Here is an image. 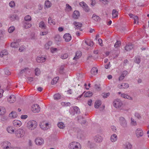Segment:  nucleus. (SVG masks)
<instances>
[{"mask_svg":"<svg viewBox=\"0 0 149 149\" xmlns=\"http://www.w3.org/2000/svg\"><path fill=\"white\" fill-rule=\"evenodd\" d=\"M133 19L134 20V24H137L138 23V17L137 16H134Z\"/></svg>","mask_w":149,"mask_h":149,"instance_id":"nucleus-47","label":"nucleus"},{"mask_svg":"<svg viewBox=\"0 0 149 149\" xmlns=\"http://www.w3.org/2000/svg\"><path fill=\"white\" fill-rule=\"evenodd\" d=\"M48 22L50 25L52 24L55 25V22L50 17H49L48 19Z\"/></svg>","mask_w":149,"mask_h":149,"instance_id":"nucleus-31","label":"nucleus"},{"mask_svg":"<svg viewBox=\"0 0 149 149\" xmlns=\"http://www.w3.org/2000/svg\"><path fill=\"white\" fill-rule=\"evenodd\" d=\"M54 39L57 42L61 41V37L59 35H58L55 36Z\"/></svg>","mask_w":149,"mask_h":149,"instance_id":"nucleus-41","label":"nucleus"},{"mask_svg":"<svg viewBox=\"0 0 149 149\" xmlns=\"http://www.w3.org/2000/svg\"><path fill=\"white\" fill-rule=\"evenodd\" d=\"M15 30V27L13 26H12L9 28L8 30V31L9 33H11L13 32Z\"/></svg>","mask_w":149,"mask_h":149,"instance_id":"nucleus-45","label":"nucleus"},{"mask_svg":"<svg viewBox=\"0 0 149 149\" xmlns=\"http://www.w3.org/2000/svg\"><path fill=\"white\" fill-rule=\"evenodd\" d=\"M8 52L6 50H4L0 52V57H2L4 56H6L7 55Z\"/></svg>","mask_w":149,"mask_h":149,"instance_id":"nucleus-33","label":"nucleus"},{"mask_svg":"<svg viewBox=\"0 0 149 149\" xmlns=\"http://www.w3.org/2000/svg\"><path fill=\"white\" fill-rule=\"evenodd\" d=\"M101 101L100 100L96 101L95 103V108H98L101 105Z\"/></svg>","mask_w":149,"mask_h":149,"instance_id":"nucleus-30","label":"nucleus"},{"mask_svg":"<svg viewBox=\"0 0 149 149\" xmlns=\"http://www.w3.org/2000/svg\"><path fill=\"white\" fill-rule=\"evenodd\" d=\"M113 104L114 107L120 110H121V107L123 105V103L119 99L115 100L113 102Z\"/></svg>","mask_w":149,"mask_h":149,"instance_id":"nucleus-3","label":"nucleus"},{"mask_svg":"<svg viewBox=\"0 0 149 149\" xmlns=\"http://www.w3.org/2000/svg\"><path fill=\"white\" fill-rule=\"evenodd\" d=\"M13 125L15 127H19L22 125V123L19 120H15L13 122Z\"/></svg>","mask_w":149,"mask_h":149,"instance_id":"nucleus-13","label":"nucleus"},{"mask_svg":"<svg viewBox=\"0 0 149 149\" xmlns=\"http://www.w3.org/2000/svg\"><path fill=\"white\" fill-rule=\"evenodd\" d=\"M134 116L139 119L141 118V116L138 113H136L134 114Z\"/></svg>","mask_w":149,"mask_h":149,"instance_id":"nucleus-61","label":"nucleus"},{"mask_svg":"<svg viewBox=\"0 0 149 149\" xmlns=\"http://www.w3.org/2000/svg\"><path fill=\"white\" fill-rule=\"evenodd\" d=\"M124 149H131L132 145L129 142H126L123 145Z\"/></svg>","mask_w":149,"mask_h":149,"instance_id":"nucleus-20","label":"nucleus"},{"mask_svg":"<svg viewBox=\"0 0 149 149\" xmlns=\"http://www.w3.org/2000/svg\"><path fill=\"white\" fill-rule=\"evenodd\" d=\"M7 131L10 133L13 134L14 132V130L13 129L12 127H9L6 128Z\"/></svg>","mask_w":149,"mask_h":149,"instance_id":"nucleus-29","label":"nucleus"},{"mask_svg":"<svg viewBox=\"0 0 149 149\" xmlns=\"http://www.w3.org/2000/svg\"><path fill=\"white\" fill-rule=\"evenodd\" d=\"M39 26L42 29H46L47 26L43 21H41L39 24Z\"/></svg>","mask_w":149,"mask_h":149,"instance_id":"nucleus-22","label":"nucleus"},{"mask_svg":"<svg viewBox=\"0 0 149 149\" xmlns=\"http://www.w3.org/2000/svg\"><path fill=\"white\" fill-rule=\"evenodd\" d=\"M45 5L47 8H49L51 6L52 3L49 1L46 0L45 2Z\"/></svg>","mask_w":149,"mask_h":149,"instance_id":"nucleus-28","label":"nucleus"},{"mask_svg":"<svg viewBox=\"0 0 149 149\" xmlns=\"http://www.w3.org/2000/svg\"><path fill=\"white\" fill-rule=\"evenodd\" d=\"M61 95L59 93L56 94L54 95V99L55 100H58L60 99Z\"/></svg>","mask_w":149,"mask_h":149,"instance_id":"nucleus-43","label":"nucleus"},{"mask_svg":"<svg viewBox=\"0 0 149 149\" xmlns=\"http://www.w3.org/2000/svg\"><path fill=\"white\" fill-rule=\"evenodd\" d=\"M93 95V93L90 91L86 92L84 95L85 97H89Z\"/></svg>","mask_w":149,"mask_h":149,"instance_id":"nucleus-42","label":"nucleus"},{"mask_svg":"<svg viewBox=\"0 0 149 149\" xmlns=\"http://www.w3.org/2000/svg\"><path fill=\"white\" fill-rule=\"evenodd\" d=\"M135 134L138 138H140L143 135V131L141 128H137L135 131Z\"/></svg>","mask_w":149,"mask_h":149,"instance_id":"nucleus-8","label":"nucleus"},{"mask_svg":"<svg viewBox=\"0 0 149 149\" xmlns=\"http://www.w3.org/2000/svg\"><path fill=\"white\" fill-rule=\"evenodd\" d=\"M23 27L25 29L29 28L32 26V24L30 22L24 21L23 22Z\"/></svg>","mask_w":149,"mask_h":149,"instance_id":"nucleus-15","label":"nucleus"},{"mask_svg":"<svg viewBox=\"0 0 149 149\" xmlns=\"http://www.w3.org/2000/svg\"><path fill=\"white\" fill-rule=\"evenodd\" d=\"M52 43L50 41L48 42L47 43L45 44V48L46 49H48L49 48V46L51 45Z\"/></svg>","mask_w":149,"mask_h":149,"instance_id":"nucleus-46","label":"nucleus"},{"mask_svg":"<svg viewBox=\"0 0 149 149\" xmlns=\"http://www.w3.org/2000/svg\"><path fill=\"white\" fill-rule=\"evenodd\" d=\"M16 100L15 96L13 95H11L8 98V101L10 103H13L15 102Z\"/></svg>","mask_w":149,"mask_h":149,"instance_id":"nucleus-12","label":"nucleus"},{"mask_svg":"<svg viewBox=\"0 0 149 149\" xmlns=\"http://www.w3.org/2000/svg\"><path fill=\"white\" fill-rule=\"evenodd\" d=\"M5 112V109L3 108H0V115L3 114Z\"/></svg>","mask_w":149,"mask_h":149,"instance_id":"nucleus-58","label":"nucleus"},{"mask_svg":"<svg viewBox=\"0 0 149 149\" xmlns=\"http://www.w3.org/2000/svg\"><path fill=\"white\" fill-rule=\"evenodd\" d=\"M129 87V84L126 83H123L118 86V88L120 89H125L128 88Z\"/></svg>","mask_w":149,"mask_h":149,"instance_id":"nucleus-18","label":"nucleus"},{"mask_svg":"<svg viewBox=\"0 0 149 149\" xmlns=\"http://www.w3.org/2000/svg\"><path fill=\"white\" fill-rule=\"evenodd\" d=\"M69 148L70 149H81V146L79 143L74 141L69 144Z\"/></svg>","mask_w":149,"mask_h":149,"instance_id":"nucleus-2","label":"nucleus"},{"mask_svg":"<svg viewBox=\"0 0 149 149\" xmlns=\"http://www.w3.org/2000/svg\"><path fill=\"white\" fill-rule=\"evenodd\" d=\"M110 95V93H103L102 94V96L103 97L105 98H107Z\"/></svg>","mask_w":149,"mask_h":149,"instance_id":"nucleus-57","label":"nucleus"},{"mask_svg":"<svg viewBox=\"0 0 149 149\" xmlns=\"http://www.w3.org/2000/svg\"><path fill=\"white\" fill-rule=\"evenodd\" d=\"M40 126L41 128L44 130H46L49 128V124L48 123H45L43 122L40 124Z\"/></svg>","mask_w":149,"mask_h":149,"instance_id":"nucleus-11","label":"nucleus"},{"mask_svg":"<svg viewBox=\"0 0 149 149\" xmlns=\"http://www.w3.org/2000/svg\"><path fill=\"white\" fill-rule=\"evenodd\" d=\"M17 115V113L15 112H12L9 115V116L11 118H16Z\"/></svg>","mask_w":149,"mask_h":149,"instance_id":"nucleus-32","label":"nucleus"},{"mask_svg":"<svg viewBox=\"0 0 149 149\" xmlns=\"http://www.w3.org/2000/svg\"><path fill=\"white\" fill-rule=\"evenodd\" d=\"M103 139L102 137L100 135H97L95 136L94 138V140L97 142H102Z\"/></svg>","mask_w":149,"mask_h":149,"instance_id":"nucleus-21","label":"nucleus"},{"mask_svg":"<svg viewBox=\"0 0 149 149\" xmlns=\"http://www.w3.org/2000/svg\"><path fill=\"white\" fill-rule=\"evenodd\" d=\"M37 122L34 120H30L27 124V127L30 130H34L37 127Z\"/></svg>","mask_w":149,"mask_h":149,"instance_id":"nucleus-1","label":"nucleus"},{"mask_svg":"<svg viewBox=\"0 0 149 149\" xmlns=\"http://www.w3.org/2000/svg\"><path fill=\"white\" fill-rule=\"evenodd\" d=\"M92 18L93 19L96 21H98L100 20V18L99 16L95 15H93L92 16Z\"/></svg>","mask_w":149,"mask_h":149,"instance_id":"nucleus-44","label":"nucleus"},{"mask_svg":"<svg viewBox=\"0 0 149 149\" xmlns=\"http://www.w3.org/2000/svg\"><path fill=\"white\" fill-rule=\"evenodd\" d=\"M74 111L77 113H79L80 112V110L79 108L77 107H74Z\"/></svg>","mask_w":149,"mask_h":149,"instance_id":"nucleus-52","label":"nucleus"},{"mask_svg":"<svg viewBox=\"0 0 149 149\" xmlns=\"http://www.w3.org/2000/svg\"><path fill=\"white\" fill-rule=\"evenodd\" d=\"M141 61V59L139 57H136L135 58L134 62L138 64H139L140 63Z\"/></svg>","mask_w":149,"mask_h":149,"instance_id":"nucleus-48","label":"nucleus"},{"mask_svg":"<svg viewBox=\"0 0 149 149\" xmlns=\"http://www.w3.org/2000/svg\"><path fill=\"white\" fill-rule=\"evenodd\" d=\"M58 79L59 77H57L54 78L51 81V84L53 85L56 84L58 81Z\"/></svg>","mask_w":149,"mask_h":149,"instance_id":"nucleus-40","label":"nucleus"},{"mask_svg":"<svg viewBox=\"0 0 149 149\" xmlns=\"http://www.w3.org/2000/svg\"><path fill=\"white\" fill-rule=\"evenodd\" d=\"M73 24L75 26V28L76 29H79L81 31H82V30L81 29V28L82 26V24L79 22H74Z\"/></svg>","mask_w":149,"mask_h":149,"instance_id":"nucleus-16","label":"nucleus"},{"mask_svg":"<svg viewBox=\"0 0 149 149\" xmlns=\"http://www.w3.org/2000/svg\"><path fill=\"white\" fill-rule=\"evenodd\" d=\"M68 56V55L67 53H65L61 55V58L63 59H66Z\"/></svg>","mask_w":149,"mask_h":149,"instance_id":"nucleus-51","label":"nucleus"},{"mask_svg":"<svg viewBox=\"0 0 149 149\" xmlns=\"http://www.w3.org/2000/svg\"><path fill=\"white\" fill-rule=\"evenodd\" d=\"M117 139V136L116 134H112L110 138V140L112 142H115Z\"/></svg>","mask_w":149,"mask_h":149,"instance_id":"nucleus-24","label":"nucleus"},{"mask_svg":"<svg viewBox=\"0 0 149 149\" xmlns=\"http://www.w3.org/2000/svg\"><path fill=\"white\" fill-rule=\"evenodd\" d=\"M35 74L36 76H38L40 73V71L38 68H36L35 70Z\"/></svg>","mask_w":149,"mask_h":149,"instance_id":"nucleus-50","label":"nucleus"},{"mask_svg":"<svg viewBox=\"0 0 149 149\" xmlns=\"http://www.w3.org/2000/svg\"><path fill=\"white\" fill-rule=\"evenodd\" d=\"M50 51L52 53H54L55 52H57V49L56 48L53 47L51 48H50Z\"/></svg>","mask_w":149,"mask_h":149,"instance_id":"nucleus-59","label":"nucleus"},{"mask_svg":"<svg viewBox=\"0 0 149 149\" xmlns=\"http://www.w3.org/2000/svg\"><path fill=\"white\" fill-rule=\"evenodd\" d=\"M58 127L60 129H63L65 127V125L63 122H60L57 124Z\"/></svg>","mask_w":149,"mask_h":149,"instance_id":"nucleus-34","label":"nucleus"},{"mask_svg":"<svg viewBox=\"0 0 149 149\" xmlns=\"http://www.w3.org/2000/svg\"><path fill=\"white\" fill-rule=\"evenodd\" d=\"M79 5L86 12H88L89 10V9L87 5L84 2H81L79 3Z\"/></svg>","mask_w":149,"mask_h":149,"instance_id":"nucleus-10","label":"nucleus"},{"mask_svg":"<svg viewBox=\"0 0 149 149\" xmlns=\"http://www.w3.org/2000/svg\"><path fill=\"white\" fill-rule=\"evenodd\" d=\"M29 69L28 68H26L22 70L20 72V74H22L24 73H27V72L28 71L29 72H30Z\"/></svg>","mask_w":149,"mask_h":149,"instance_id":"nucleus-39","label":"nucleus"},{"mask_svg":"<svg viewBox=\"0 0 149 149\" xmlns=\"http://www.w3.org/2000/svg\"><path fill=\"white\" fill-rule=\"evenodd\" d=\"M25 49V47L24 46H22L20 47L19 50L20 52H22L24 51Z\"/></svg>","mask_w":149,"mask_h":149,"instance_id":"nucleus-60","label":"nucleus"},{"mask_svg":"<svg viewBox=\"0 0 149 149\" xmlns=\"http://www.w3.org/2000/svg\"><path fill=\"white\" fill-rule=\"evenodd\" d=\"M15 134L17 138H22L24 135L25 132L23 129H19L15 132Z\"/></svg>","mask_w":149,"mask_h":149,"instance_id":"nucleus-4","label":"nucleus"},{"mask_svg":"<svg viewBox=\"0 0 149 149\" xmlns=\"http://www.w3.org/2000/svg\"><path fill=\"white\" fill-rule=\"evenodd\" d=\"M121 44V42L120 41H117L115 43L114 46L116 48L119 47Z\"/></svg>","mask_w":149,"mask_h":149,"instance_id":"nucleus-53","label":"nucleus"},{"mask_svg":"<svg viewBox=\"0 0 149 149\" xmlns=\"http://www.w3.org/2000/svg\"><path fill=\"white\" fill-rule=\"evenodd\" d=\"M85 42L87 45H88L91 47H92L93 45V41L91 40H88V41H85Z\"/></svg>","mask_w":149,"mask_h":149,"instance_id":"nucleus-37","label":"nucleus"},{"mask_svg":"<svg viewBox=\"0 0 149 149\" xmlns=\"http://www.w3.org/2000/svg\"><path fill=\"white\" fill-rule=\"evenodd\" d=\"M4 72L5 74L6 75H9L11 74L10 72L7 68L5 69L4 70Z\"/></svg>","mask_w":149,"mask_h":149,"instance_id":"nucleus-55","label":"nucleus"},{"mask_svg":"<svg viewBox=\"0 0 149 149\" xmlns=\"http://www.w3.org/2000/svg\"><path fill=\"white\" fill-rule=\"evenodd\" d=\"M24 19V21L30 22L31 20V18L30 15H27L25 17Z\"/></svg>","mask_w":149,"mask_h":149,"instance_id":"nucleus-38","label":"nucleus"},{"mask_svg":"<svg viewBox=\"0 0 149 149\" xmlns=\"http://www.w3.org/2000/svg\"><path fill=\"white\" fill-rule=\"evenodd\" d=\"M133 45L131 44L127 45L125 47V49L127 51H129L131 50L133 48Z\"/></svg>","mask_w":149,"mask_h":149,"instance_id":"nucleus-25","label":"nucleus"},{"mask_svg":"<svg viewBox=\"0 0 149 149\" xmlns=\"http://www.w3.org/2000/svg\"><path fill=\"white\" fill-rule=\"evenodd\" d=\"M48 32L47 31H45L44 32H40V36H44L47 35Z\"/></svg>","mask_w":149,"mask_h":149,"instance_id":"nucleus-62","label":"nucleus"},{"mask_svg":"<svg viewBox=\"0 0 149 149\" xmlns=\"http://www.w3.org/2000/svg\"><path fill=\"white\" fill-rule=\"evenodd\" d=\"M119 123L122 127L123 128H126L127 127V122L124 117H119Z\"/></svg>","mask_w":149,"mask_h":149,"instance_id":"nucleus-5","label":"nucleus"},{"mask_svg":"<svg viewBox=\"0 0 149 149\" xmlns=\"http://www.w3.org/2000/svg\"><path fill=\"white\" fill-rule=\"evenodd\" d=\"M61 104L62 105L64 106H69L70 105V103L69 102H62L61 103Z\"/></svg>","mask_w":149,"mask_h":149,"instance_id":"nucleus-56","label":"nucleus"},{"mask_svg":"<svg viewBox=\"0 0 149 149\" xmlns=\"http://www.w3.org/2000/svg\"><path fill=\"white\" fill-rule=\"evenodd\" d=\"M79 12L78 11L75 10L74 12L73 17L74 19H77L79 16Z\"/></svg>","mask_w":149,"mask_h":149,"instance_id":"nucleus-27","label":"nucleus"},{"mask_svg":"<svg viewBox=\"0 0 149 149\" xmlns=\"http://www.w3.org/2000/svg\"><path fill=\"white\" fill-rule=\"evenodd\" d=\"M126 97L127 98L126 99H128L132 101L133 100V97L127 94Z\"/></svg>","mask_w":149,"mask_h":149,"instance_id":"nucleus-63","label":"nucleus"},{"mask_svg":"<svg viewBox=\"0 0 149 149\" xmlns=\"http://www.w3.org/2000/svg\"><path fill=\"white\" fill-rule=\"evenodd\" d=\"M31 110L34 113H38L40 110L39 106L37 104H34L32 106Z\"/></svg>","mask_w":149,"mask_h":149,"instance_id":"nucleus-7","label":"nucleus"},{"mask_svg":"<svg viewBox=\"0 0 149 149\" xmlns=\"http://www.w3.org/2000/svg\"><path fill=\"white\" fill-rule=\"evenodd\" d=\"M9 5L11 8H13L15 6V4L13 1H11L9 3Z\"/></svg>","mask_w":149,"mask_h":149,"instance_id":"nucleus-54","label":"nucleus"},{"mask_svg":"<svg viewBox=\"0 0 149 149\" xmlns=\"http://www.w3.org/2000/svg\"><path fill=\"white\" fill-rule=\"evenodd\" d=\"M36 144L38 146L42 145L44 143V141L43 139L41 137H38L37 138L35 141Z\"/></svg>","mask_w":149,"mask_h":149,"instance_id":"nucleus-9","label":"nucleus"},{"mask_svg":"<svg viewBox=\"0 0 149 149\" xmlns=\"http://www.w3.org/2000/svg\"><path fill=\"white\" fill-rule=\"evenodd\" d=\"M127 73L128 72L127 71L125 70L123 71L119 78V80L120 81L123 79Z\"/></svg>","mask_w":149,"mask_h":149,"instance_id":"nucleus-19","label":"nucleus"},{"mask_svg":"<svg viewBox=\"0 0 149 149\" xmlns=\"http://www.w3.org/2000/svg\"><path fill=\"white\" fill-rule=\"evenodd\" d=\"M118 12L115 9H113L112 11V16L113 18H116L118 17Z\"/></svg>","mask_w":149,"mask_h":149,"instance_id":"nucleus-36","label":"nucleus"},{"mask_svg":"<svg viewBox=\"0 0 149 149\" xmlns=\"http://www.w3.org/2000/svg\"><path fill=\"white\" fill-rule=\"evenodd\" d=\"M63 38L66 42L70 41L71 39V35L69 33H66L63 36Z\"/></svg>","mask_w":149,"mask_h":149,"instance_id":"nucleus-17","label":"nucleus"},{"mask_svg":"<svg viewBox=\"0 0 149 149\" xmlns=\"http://www.w3.org/2000/svg\"><path fill=\"white\" fill-rule=\"evenodd\" d=\"M81 56V52L80 51H77L76 53V55L73 59L74 60H77Z\"/></svg>","mask_w":149,"mask_h":149,"instance_id":"nucleus-23","label":"nucleus"},{"mask_svg":"<svg viewBox=\"0 0 149 149\" xmlns=\"http://www.w3.org/2000/svg\"><path fill=\"white\" fill-rule=\"evenodd\" d=\"M1 146L4 149H10L11 148L10 143L7 141H5L2 143Z\"/></svg>","mask_w":149,"mask_h":149,"instance_id":"nucleus-6","label":"nucleus"},{"mask_svg":"<svg viewBox=\"0 0 149 149\" xmlns=\"http://www.w3.org/2000/svg\"><path fill=\"white\" fill-rule=\"evenodd\" d=\"M46 58L45 56H38L36 58L37 61L38 63H42L45 61Z\"/></svg>","mask_w":149,"mask_h":149,"instance_id":"nucleus-14","label":"nucleus"},{"mask_svg":"<svg viewBox=\"0 0 149 149\" xmlns=\"http://www.w3.org/2000/svg\"><path fill=\"white\" fill-rule=\"evenodd\" d=\"M98 72V69L95 67L93 68L91 70V73L93 75L96 74Z\"/></svg>","mask_w":149,"mask_h":149,"instance_id":"nucleus-26","label":"nucleus"},{"mask_svg":"<svg viewBox=\"0 0 149 149\" xmlns=\"http://www.w3.org/2000/svg\"><path fill=\"white\" fill-rule=\"evenodd\" d=\"M19 41H17L16 42H13L11 44V47L13 48H17L18 47V44L17 43Z\"/></svg>","mask_w":149,"mask_h":149,"instance_id":"nucleus-35","label":"nucleus"},{"mask_svg":"<svg viewBox=\"0 0 149 149\" xmlns=\"http://www.w3.org/2000/svg\"><path fill=\"white\" fill-rule=\"evenodd\" d=\"M131 124L132 125L136 126L137 125L136 122L133 118H131Z\"/></svg>","mask_w":149,"mask_h":149,"instance_id":"nucleus-49","label":"nucleus"},{"mask_svg":"<svg viewBox=\"0 0 149 149\" xmlns=\"http://www.w3.org/2000/svg\"><path fill=\"white\" fill-rule=\"evenodd\" d=\"M111 129L114 132H116L117 131L116 127L114 126H112L111 127Z\"/></svg>","mask_w":149,"mask_h":149,"instance_id":"nucleus-64","label":"nucleus"}]
</instances>
